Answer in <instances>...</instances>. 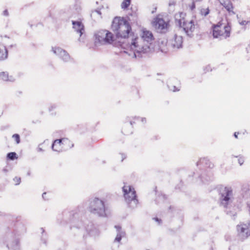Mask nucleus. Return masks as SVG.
Here are the masks:
<instances>
[{
	"label": "nucleus",
	"mask_w": 250,
	"mask_h": 250,
	"mask_svg": "<svg viewBox=\"0 0 250 250\" xmlns=\"http://www.w3.org/2000/svg\"><path fill=\"white\" fill-rule=\"evenodd\" d=\"M140 37L133 36L126 50L132 57H140L142 54H148L154 51L152 42L154 38L152 32L146 29L141 30Z\"/></svg>",
	"instance_id": "1"
},
{
	"label": "nucleus",
	"mask_w": 250,
	"mask_h": 250,
	"mask_svg": "<svg viewBox=\"0 0 250 250\" xmlns=\"http://www.w3.org/2000/svg\"><path fill=\"white\" fill-rule=\"evenodd\" d=\"M111 28L118 38L128 37L131 31V27L128 21L124 18L115 17L112 21Z\"/></svg>",
	"instance_id": "2"
},
{
	"label": "nucleus",
	"mask_w": 250,
	"mask_h": 250,
	"mask_svg": "<svg viewBox=\"0 0 250 250\" xmlns=\"http://www.w3.org/2000/svg\"><path fill=\"white\" fill-rule=\"evenodd\" d=\"M231 26L227 20H222L213 26L212 35L215 38L225 39L230 35Z\"/></svg>",
	"instance_id": "3"
},
{
	"label": "nucleus",
	"mask_w": 250,
	"mask_h": 250,
	"mask_svg": "<svg viewBox=\"0 0 250 250\" xmlns=\"http://www.w3.org/2000/svg\"><path fill=\"white\" fill-rule=\"evenodd\" d=\"M94 38L95 46L110 44L115 40L114 35L106 30H101L96 32Z\"/></svg>",
	"instance_id": "4"
},
{
	"label": "nucleus",
	"mask_w": 250,
	"mask_h": 250,
	"mask_svg": "<svg viewBox=\"0 0 250 250\" xmlns=\"http://www.w3.org/2000/svg\"><path fill=\"white\" fill-rule=\"evenodd\" d=\"M124 197L126 202L134 208L138 204L136 199V192L134 188L130 185H125L123 188Z\"/></svg>",
	"instance_id": "5"
},
{
	"label": "nucleus",
	"mask_w": 250,
	"mask_h": 250,
	"mask_svg": "<svg viewBox=\"0 0 250 250\" xmlns=\"http://www.w3.org/2000/svg\"><path fill=\"white\" fill-rule=\"evenodd\" d=\"M89 210L94 214L101 216H104L105 208L104 202L99 198L94 199L90 203Z\"/></svg>",
	"instance_id": "6"
},
{
	"label": "nucleus",
	"mask_w": 250,
	"mask_h": 250,
	"mask_svg": "<svg viewBox=\"0 0 250 250\" xmlns=\"http://www.w3.org/2000/svg\"><path fill=\"white\" fill-rule=\"evenodd\" d=\"M73 146V144L70 141L66 138H63L60 140H56L52 145V148L54 151L60 152L63 150L71 148Z\"/></svg>",
	"instance_id": "7"
},
{
	"label": "nucleus",
	"mask_w": 250,
	"mask_h": 250,
	"mask_svg": "<svg viewBox=\"0 0 250 250\" xmlns=\"http://www.w3.org/2000/svg\"><path fill=\"white\" fill-rule=\"evenodd\" d=\"M151 23L155 29L161 32L167 30L168 27V23L165 21L160 16L154 18Z\"/></svg>",
	"instance_id": "8"
},
{
	"label": "nucleus",
	"mask_w": 250,
	"mask_h": 250,
	"mask_svg": "<svg viewBox=\"0 0 250 250\" xmlns=\"http://www.w3.org/2000/svg\"><path fill=\"white\" fill-rule=\"evenodd\" d=\"M195 22L196 19L195 17H192L191 19H187L185 21H183L182 26H180L183 28L188 36H190L195 29Z\"/></svg>",
	"instance_id": "9"
},
{
	"label": "nucleus",
	"mask_w": 250,
	"mask_h": 250,
	"mask_svg": "<svg viewBox=\"0 0 250 250\" xmlns=\"http://www.w3.org/2000/svg\"><path fill=\"white\" fill-rule=\"evenodd\" d=\"M238 234L242 238L245 239L250 236V222L237 225Z\"/></svg>",
	"instance_id": "10"
},
{
	"label": "nucleus",
	"mask_w": 250,
	"mask_h": 250,
	"mask_svg": "<svg viewBox=\"0 0 250 250\" xmlns=\"http://www.w3.org/2000/svg\"><path fill=\"white\" fill-rule=\"evenodd\" d=\"M53 53L60 57L63 61L68 62L70 60L69 54L63 49L59 47H52Z\"/></svg>",
	"instance_id": "11"
},
{
	"label": "nucleus",
	"mask_w": 250,
	"mask_h": 250,
	"mask_svg": "<svg viewBox=\"0 0 250 250\" xmlns=\"http://www.w3.org/2000/svg\"><path fill=\"white\" fill-rule=\"evenodd\" d=\"M232 195V190L229 188H225L221 192V204L226 206Z\"/></svg>",
	"instance_id": "12"
},
{
	"label": "nucleus",
	"mask_w": 250,
	"mask_h": 250,
	"mask_svg": "<svg viewBox=\"0 0 250 250\" xmlns=\"http://www.w3.org/2000/svg\"><path fill=\"white\" fill-rule=\"evenodd\" d=\"M183 43V38L181 36L175 35L173 39L170 40L171 46L173 48H180L182 47Z\"/></svg>",
	"instance_id": "13"
},
{
	"label": "nucleus",
	"mask_w": 250,
	"mask_h": 250,
	"mask_svg": "<svg viewBox=\"0 0 250 250\" xmlns=\"http://www.w3.org/2000/svg\"><path fill=\"white\" fill-rule=\"evenodd\" d=\"M73 28L81 37L84 33L83 24L80 21H72Z\"/></svg>",
	"instance_id": "14"
},
{
	"label": "nucleus",
	"mask_w": 250,
	"mask_h": 250,
	"mask_svg": "<svg viewBox=\"0 0 250 250\" xmlns=\"http://www.w3.org/2000/svg\"><path fill=\"white\" fill-rule=\"evenodd\" d=\"M222 5H223L229 12V14H235L233 11V7L230 0H218Z\"/></svg>",
	"instance_id": "15"
},
{
	"label": "nucleus",
	"mask_w": 250,
	"mask_h": 250,
	"mask_svg": "<svg viewBox=\"0 0 250 250\" xmlns=\"http://www.w3.org/2000/svg\"><path fill=\"white\" fill-rule=\"evenodd\" d=\"M175 20L180 26H182L183 21H186V14L183 12H178L175 15Z\"/></svg>",
	"instance_id": "16"
},
{
	"label": "nucleus",
	"mask_w": 250,
	"mask_h": 250,
	"mask_svg": "<svg viewBox=\"0 0 250 250\" xmlns=\"http://www.w3.org/2000/svg\"><path fill=\"white\" fill-rule=\"evenodd\" d=\"M8 52L5 46L0 44V60H4L7 58Z\"/></svg>",
	"instance_id": "17"
},
{
	"label": "nucleus",
	"mask_w": 250,
	"mask_h": 250,
	"mask_svg": "<svg viewBox=\"0 0 250 250\" xmlns=\"http://www.w3.org/2000/svg\"><path fill=\"white\" fill-rule=\"evenodd\" d=\"M159 49L161 52L166 53L168 51L167 46V41L166 40H162L159 42Z\"/></svg>",
	"instance_id": "18"
},
{
	"label": "nucleus",
	"mask_w": 250,
	"mask_h": 250,
	"mask_svg": "<svg viewBox=\"0 0 250 250\" xmlns=\"http://www.w3.org/2000/svg\"><path fill=\"white\" fill-rule=\"evenodd\" d=\"M115 228L117 229L118 232L117 236L115 238V241L120 242L122 237L125 235V232L121 231V228L119 226H116Z\"/></svg>",
	"instance_id": "19"
},
{
	"label": "nucleus",
	"mask_w": 250,
	"mask_h": 250,
	"mask_svg": "<svg viewBox=\"0 0 250 250\" xmlns=\"http://www.w3.org/2000/svg\"><path fill=\"white\" fill-rule=\"evenodd\" d=\"M0 79L4 81H14V78L10 76H9L6 72H1L0 73Z\"/></svg>",
	"instance_id": "20"
},
{
	"label": "nucleus",
	"mask_w": 250,
	"mask_h": 250,
	"mask_svg": "<svg viewBox=\"0 0 250 250\" xmlns=\"http://www.w3.org/2000/svg\"><path fill=\"white\" fill-rule=\"evenodd\" d=\"M130 4V0H124L121 4V8L123 9H126Z\"/></svg>",
	"instance_id": "21"
},
{
	"label": "nucleus",
	"mask_w": 250,
	"mask_h": 250,
	"mask_svg": "<svg viewBox=\"0 0 250 250\" xmlns=\"http://www.w3.org/2000/svg\"><path fill=\"white\" fill-rule=\"evenodd\" d=\"M239 23L242 26H246L247 25L250 24V21L249 20H243L240 19L237 16Z\"/></svg>",
	"instance_id": "22"
},
{
	"label": "nucleus",
	"mask_w": 250,
	"mask_h": 250,
	"mask_svg": "<svg viewBox=\"0 0 250 250\" xmlns=\"http://www.w3.org/2000/svg\"><path fill=\"white\" fill-rule=\"evenodd\" d=\"M7 157L10 160H14L17 158L15 152H10L7 154Z\"/></svg>",
	"instance_id": "23"
},
{
	"label": "nucleus",
	"mask_w": 250,
	"mask_h": 250,
	"mask_svg": "<svg viewBox=\"0 0 250 250\" xmlns=\"http://www.w3.org/2000/svg\"><path fill=\"white\" fill-rule=\"evenodd\" d=\"M13 138L15 140L17 144H19L20 142V136L18 134H15L13 135Z\"/></svg>",
	"instance_id": "24"
},
{
	"label": "nucleus",
	"mask_w": 250,
	"mask_h": 250,
	"mask_svg": "<svg viewBox=\"0 0 250 250\" xmlns=\"http://www.w3.org/2000/svg\"><path fill=\"white\" fill-rule=\"evenodd\" d=\"M168 86L169 89L171 91H172L173 92H175V91L179 90V89L178 87H176V86H170V85H168Z\"/></svg>",
	"instance_id": "25"
},
{
	"label": "nucleus",
	"mask_w": 250,
	"mask_h": 250,
	"mask_svg": "<svg viewBox=\"0 0 250 250\" xmlns=\"http://www.w3.org/2000/svg\"><path fill=\"white\" fill-rule=\"evenodd\" d=\"M201 13L202 15L206 16L209 13V10L208 9H202Z\"/></svg>",
	"instance_id": "26"
},
{
	"label": "nucleus",
	"mask_w": 250,
	"mask_h": 250,
	"mask_svg": "<svg viewBox=\"0 0 250 250\" xmlns=\"http://www.w3.org/2000/svg\"><path fill=\"white\" fill-rule=\"evenodd\" d=\"M96 15L101 16V13L99 10H95L94 11H93L92 13V16H95Z\"/></svg>",
	"instance_id": "27"
},
{
	"label": "nucleus",
	"mask_w": 250,
	"mask_h": 250,
	"mask_svg": "<svg viewBox=\"0 0 250 250\" xmlns=\"http://www.w3.org/2000/svg\"><path fill=\"white\" fill-rule=\"evenodd\" d=\"M13 180L15 182V185H19L21 182V178L19 177H15Z\"/></svg>",
	"instance_id": "28"
},
{
	"label": "nucleus",
	"mask_w": 250,
	"mask_h": 250,
	"mask_svg": "<svg viewBox=\"0 0 250 250\" xmlns=\"http://www.w3.org/2000/svg\"><path fill=\"white\" fill-rule=\"evenodd\" d=\"M176 4V0H170V1L169 2V6H172L175 5Z\"/></svg>",
	"instance_id": "29"
},
{
	"label": "nucleus",
	"mask_w": 250,
	"mask_h": 250,
	"mask_svg": "<svg viewBox=\"0 0 250 250\" xmlns=\"http://www.w3.org/2000/svg\"><path fill=\"white\" fill-rule=\"evenodd\" d=\"M244 162V160L243 158L240 157L238 159V163H239L240 165H242Z\"/></svg>",
	"instance_id": "30"
},
{
	"label": "nucleus",
	"mask_w": 250,
	"mask_h": 250,
	"mask_svg": "<svg viewBox=\"0 0 250 250\" xmlns=\"http://www.w3.org/2000/svg\"><path fill=\"white\" fill-rule=\"evenodd\" d=\"M121 156L122 158V161H123L125 158V155L124 154H121Z\"/></svg>",
	"instance_id": "31"
},
{
	"label": "nucleus",
	"mask_w": 250,
	"mask_h": 250,
	"mask_svg": "<svg viewBox=\"0 0 250 250\" xmlns=\"http://www.w3.org/2000/svg\"><path fill=\"white\" fill-rule=\"evenodd\" d=\"M247 50L248 52L250 53V44L249 45V46L247 48Z\"/></svg>",
	"instance_id": "32"
},
{
	"label": "nucleus",
	"mask_w": 250,
	"mask_h": 250,
	"mask_svg": "<svg viewBox=\"0 0 250 250\" xmlns=\"http://www.w3.org/2000/svg\"><path fill=\"white\" fill-rule=\"evenodd\" d=\"M4 15H8V13H7V10H5L4 12Z\"/></svg>",
	"instance_id": "33"
},
{
	"label": "nucleus",
	"mask_w": 250,
	"mask_h": 250,
	"mask_svg": "<svg viewBox=\"0 0 250 250\" xmlns=\"http://www.w3.org/2000/svg\"><path fill=\"white\" fill-rule=\"evenodd\" d=\"M154 219L156 221H157L159 224L160 223V220L158 218H154Z\"/></svg>",
	"instance_id": "34"
},
{
	"label": "nucleus",
	"mask_w": 250,
	"mask_h": 250,
	"mask_svg": "<svg viewBox=\"0 0 250 250\" xmlns=\"http://www.w3.org/2000/svg\"><path fill=\"white\" fill-rule=\"evenodd\" d=\"M237 134H238V133H237L236 132H235V133H234V136H235V138H237Z\"/></svg>",
	"instance_id": "35"
},
{
	"label": "nucleus",
	"mask_w": 250,
	"mask_h": 250,
	"mask_svg": "<svg viewBox=\"0 0 250 250\" xmlns=\"http://www.w3.org/2000/svg\"><path fill=\"white\" fill-rule=\"evenodd\" d=\"M45 194H46V193H45V192H44V193H43L42 194V197H43V198H45V197H44V196H45Z\"/></svg>",
	"instance_id": "36"
},
{
	"label": "nucleus",
	"mask_w": 250,
	"mask_h": 250,
	"mask_svg": "<svg viewBox=\"0 0 250 250\" xmlns=\"http://www.w3.org/2000/svg\"><path fill=\"white\" fill-rule=\"evenodd\" d=\"M42 149L41 148H40V147H39V151H42Z\"/></svg>",
	"instance_id": "37"
},
{
	"label": "nucleus",
	"mask_w": 250,
	"mask_h": 250,
	"mask_svg": "<svg viewBox=\"0 0 250 250\" xmlns=\"http://www.w3.org/2000/svg\"><path fill=\"white\" fill-rule=\"evenodd\" d=\"M18 245L16 244V249H18Z\"/></svg>",
	"instance_id": "38"
},
{
	"label": "nucleus",
	"mask_w": 250,
	"mask_h": 250,
	"mask_svg": "<svg viewBox=\"0 0 250 250\" xmlns=\"http://www.w3.org/2000/svg\"><path fill=\"white\" fill-rule=\"evenodd\" d=\"M28 174L30 175V172H28Z\"/></svg>",
	"instance_id": "39"
}]
</instances>
